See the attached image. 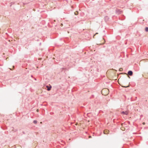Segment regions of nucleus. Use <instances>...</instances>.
Instances as JSON below:
<instances>
[{
    "instance_id": "obj_1",
    "label": "nucleus",
    "mask_w": 148,
    "mask_h": 148,
    "mask_svg": "<svg viewBox=\"0 0 148 148\" xmlns=\"http://www.w3.org/2000/svg\"><path fill=\"white\" fill-rule=\"evenodd\" d=\"M127 73L129 75L132 76L133 75V72L131 71H128Z\"/></svg>"
},
{
    "instance_id": "obj_2",
    "label": "nucleus",
    "mask_w": 148,
    "mask_h": 148,
    "mask_svg": "<svg viewBox=\"0 0 148 148\" xmlns=\"http://www.w3.org/2000/svg\"><path fill=\"white\" fill-rule=\"evenodd\" d=\"M109 18L108 16H106L105 17L104 19L105 21L106 22L109 19Z\"/></svg>"
},
{
    "instance_id": "obj_3",
    "label": "nucleus",
    "mask_w": 148,
    "mask_h": 148,
    "mask_svg": "<svg viewBox=\"0 0 148 148\" xmlns=\"http://www.w3.org/2000/svg\"><path fill=\"white\" fill-rule=\"evenodd\" d=\"M121 113L125 115H127L128 114L127 112V111H125V112L123 111L121 112Z\"/></svg>"
},
{
    "instance_id": "obj_4",
    "label": "nucleus",
    "mask_w": 148,
    "mask_h": 148,
    "mask_svg": "<svg viewBox=\"0 0 148 148\" xmlns=\"http://www.w3.org/2000/svg\"><path fill=\"white\" fill-rule=\"evenodd\" d=\"M47 90L49 91L51 90V86H47Z\"/></svg>"
},
{
    "instance_id": "obj_5",
    "label": "nucleus",
    "mask_w": 148,
    "mask_h": 148,
    "mask_svg": "<svg viewBox=\"0 0 148 148\" xmlns=\"http://www.w3.org/2000/svg\"><path fill=\"white\" fill-rule=\"evenodd\" d=\"M116 12H118V14L121 13V11L119 10H116Z\"/></svg>"
},
{
    "instance_id": "obj_6",
    "label": "nucleus",
    "mask_w": 148,
    "mask_h": 148,
    "mask_svg": "<svg viewBox=\"0 0 148 148\" xmlns=\"http://www.w3.org/2000/svg\"><path fill=\"white\" fill-rule=\"evenodd\" d=\"M145 31L147 32L148 31V27H146L145 28Z\"/></svg>"
},
{
    "instance_id": "obj_7",
    "label": "nucleus",
    "mask_w": 148,
    "mask_h": 148,
    "mask_svg": "<svg viewBox=\"0 0 148 148\" xmlns=\"http://www.w3.org/2000/svg\"><path fill=\"white\" fill-rule=\"evenodd\" d=\"M78 12H75V15H78Z\"/></svg>"
},
{
    "instance_id": "obj_8",
    "label": "nucleus",
    "mask_w": 148,
    "mask_h": 148,
    "mask_svg": "<svg viewBox=\"0 0 148 148\" xmlns=\"http://www.w3.org/2000/svg\"><path fill=\"white\" fill-rule=\"evenodd\" d=\"M37 121L36 120H34V123L36 124L37 123Z\"/></svg>"
},
{
    "instance_id": "obj_9",
    "label": "nucleus",
    "mask_w": 148,
    "mask_h": 148,
    "mask_svg": "<svg viewBox=\"0 0 148 148\" xmlns=\"http://www.w3.org/2000/svg\"><path fill=\"white\" fill-rule=\"evenodd\" d=\"M103 133L104 134H107V133H106L105 131H103Z\"/></svg>"
},
{
    "instance_id": "obj_10",
    "label": "nucleus",
    "mask_w": 148,
    "mask_h": 148,
    "mask_svg": "<svg viewBox=\"0 0 148 148\" xmlns=\"http://www.w3.org/2000/svg\"><path fill=\"white\" fill-rule=\"evenodd\" d=\"M102 39L104 40V41H105V38H102Z\"/></svg>"
},
{
    "instance_id": "obj_11",
    "label": "nucleus",
    "mask_w": 148,
    "mask_h": 148,
    "mask_svg": "<svg viewBox=\"0 0 148 148\" xmlns=\"http://www.w3.org/2000/svg\"><path fill=\"white\" fill-rule=\"evenodd\" d=\"M63 24H61V26H62H62H63Z\"/></svg>"
},
{
    "instance_id": "obj_12",
    "label": "nucleus",
    "mask_w": 148,
    "mask_h": 148,
    "mask_svg": "<svg viewBox=\"0 0 148 148\" xmlns=\"http://www.w3.org/2000/svg\"><path fill=\"white\" fill-rule=\"evenodd\" d=\"M93 38H95V35H94L93 36Z\"/></svg>"
},
{
    "instance_id": "obj_13",
    "label": "nucleus",
    "mask_w": 148,
    "mask_h": 148,
    "mask_svg": "<svg viewBox=\"0 0 148 148\" xmlns=\"http://www.w3.org/2000/svg\"><path fill=\"white\" fill-rule=\"evenodd\" d=\"M91 136H89V138H91Z\"/></svg>"
},
{
    "instance_id": "obj_14",
    "label": "nucleus",
    "mask_w": 148,
    "mask_h": 148,
    "mask_svg": "<svg viewBox=\"0 0 148 148\" xmlns=\"http://www.w3.org/2000/svg\"><path fill=\"white\" fill-rule=\"evenodd\" d=\"M36 111H37V112H38V109H37V110H36Z\"/></svg>"
},
{
    "instance_id": "obj_15",
    "label": "nucleus",
    "mask_w": 148,
    "mask_h": 148,
    "mask_svg": "<svg viewBox=\"0 0 148 148\" xmlns=\"http://www.w3.org/2000/svg\"><path fill=\"white\" fill-rule=\"evenodd\" d=\"M77 125V123H76V124H75V125Z\"/></svg>"
},
{
    "instance_id": "obj_16",
    "label": "nucleus",
    "mask_w": 148,
    "mask_h": 148,
    "mask_svg": "<svg viewBox=\"0 0 148 148\" xmlns=\"http://www.w3.org/2000/svg\"><path fill=\"white\" fill-rule=\"evenodd\" d=\"M143 125H144V124H145V123H143Z\"/></svg>"
},
{
    "instance_id": "obj_17",
    "label": "nucleus",
    "mask_w": 148,
    "mask_h": 148,
    "mask_svg": "<svg viewBox=\"0 0 148 148\" xmlns=\"http://www.w3.org/2000/svg\"><path fill=\"white\" fill-rule=\"evenodd\" d=\"M39 59H40V60H41V58H40Z\"/></svg>"
},
{
    "instance_id": "obj_18",
    "label": "nucleus",
    "mask_w": 148,
    "mask_h": 148,
    "mask_svg": "<svg viewBox=\"0 0 148 148\" xmlns=\"http://www.w3.org/2000/svg\"><path fill=\"white\" fill-rule=\"evenodd\" d=\"M40 123H42V122H40Z\"/></svg>"
},
{
    "instance_id": "obj_19",
    "label": "nucleus",
    "mask_w": 148,
    "mask_h": 148,
    "mask_svg": "<svg viewBox=\"0 0 148 148\" xmlns=\"http://www.w3.org/2000/svg\"><path fill=\"white\" fill-rule=\"evenodd\" d=\"M107 90L108 91V89H107Z\"/></svg>"
},
{
    "instance_id": "obj_20",
    "label": "nucleus",
    "mask_w": 148,
    "mask_h": 148,
    "mask_svg": "<svg viewBox=\"0 0 148 148\" xmlns=\"http://www.w3.org/2000/svg\"><path fill=\"white\" fill-rule=\"evenodd\" d=\"M103 43H102V45H103Z\"/></svg>"
},
{
    "instance_id": "obj_21",
    "label": "nucleus",
    "mask_w": 148,
    "mask_h": 148,
    "mask_svg": "<svg viewBox=\"0 0 148 148\" xmlns=\"http://www.w3.org/2000/svg\"><path fill=\"white\" fill-rule=\"evenodd\" d=\"M122 148H123V147H122Z\"/></svg>"
}]
</instances>
